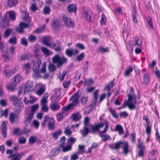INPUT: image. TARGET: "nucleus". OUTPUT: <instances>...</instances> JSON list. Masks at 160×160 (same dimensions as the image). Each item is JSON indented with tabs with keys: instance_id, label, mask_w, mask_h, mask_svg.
I'll return each mask as SVG.
<instances>
[{
	"instance_id": "obj_5",
	"label": "nucleus",
	"mask_w": 160,
	"mask_h": 160,
	"mask_svg": "<svg viewBox=\"0 0 160 160\" xmlns=\"http://www.w3.org/2000/svg\"><path fill=\"white\" fill-rule=\"evenodd\" d=\"M89 119L88 117H85L84 120V126L82 130L80 131V133L83 137H86L89 133V129L88 128L89 124Z\"/></svg>"
},
{
	"instance_id": "obj_60",
	"label": "nucleus",
	"mask_w": 160,
	"mask_h": 160,
	"mask_svg": "<svg viewBox=\"0 0 160 160\" xmlns=\"http://www.w3.org/2000/svg\"><path fill=\"white\" fill-rule=\"evenodd\" d=\"M50 8L48 6H46L43 10V13L44 14H48L50 13Z\"/></svg>"
},
{
	"instance_id": "obj_33",
	"label": "nucleus",
	"mask_w": 160,
	"mask_h": 160,
	"mask_svg": "<svg viewBox=\"0 0 160 160\" xmlns=\"http://www.w3.org/2000/svg\"><path fill=\"white\" fill-rule=\"evenodd\" d=\"M22 79V76L18 74H17L14 77V78L13 82L15 83L16 84L20 82Z\"/></svg>"
},
{
	"instance_id": "obj_23",
	"label": "nucleus",
	"mask_w": 160,
	"mask_h": 160,
	"mask_svg": "<svg viewBox=\"0 0 160 160\" xmlns=\"http://www.w3.org/2000/svg\"><path fill=\"white\" fill-rule=\"evenodd\" d=\"M81 118V115L79 113H74L71 117V119L72 122H77Z\"/></svg>"
},
{
	"instance_id": "obj_28",
	"label": "nucleus",
	"mask_w": 160,
	"mask_h": 160,
	"mask_svg": "<svg viewBox=\"0 0 160 160\" xmlns=\"http://www.w3.org/2000/svg\"><path fill=\"white\" fill-rule=\"evenodd\" d=\"M60 25L59 21L58 19H54L52 21L51 26L55 30L57 29Z\"/></svg>"
},
{
	"instance_id": "obj_49",
	"label": "nucleus",
	"mask_w": 160,
	"mask_h": 160,
	"mask_svg": "<svg viewBox=\"0 0 160 160\" xmlns=\"http://www.w3.org/2000/svg\"><path fill=\"white\" fill-rule=\"evenodd\" d=\"M39 108V105L38 104H35L31 107V114H33V115L34 114V112L38 110Z\"/></svg>"
},
{
	"instance_id": "obj_22",
	"label": "nucleus",
	"mask_w": 160,
	"mask_h": 160,
	"mask_svg": "<svg viewBox=\"0 0 160 160\" xmlns=\"http://www.w3.org/2000/svg\"><path fill=\"white\" fill-rule=\"evenodd\" d=\"M11 68L9 66H6L5 67L3 72L6 77H9L12 75Z\"/></svg>"
},
{
	"instance_id": "obj_39",
	"label": "nucleus",
	"mask_w": 160,
	"mask_h": 160,
	"mask_svg": "<svg viewBox=\"0 0 160 160\" xmlns=\"http://www.w3.org/2000/svg\"><path fill=\"white\" fill-rule=\"evenodd\" d=\"M41 50L44 54L46 55L47 56L49 55L50 51L46 48L42 46L41 47Z\"/></svg>"
},
{
	"instance_id": "obj_11",
	"label": "nucleus",
	"mask_w": 160,
	"mask_h": 160,
	"mask_svg": "<svg viewBox=\"0 0 160 160\" xmlns=\"http://www.w3.org/2000/svg\"><path fill=\"white\" fill-rule=\"evenodd\" d=\"M150 81V77L149 73H145L142 76V83L146 85H147Z\"/></svg>"
},
{
	"instance_id": "obj_24",
	"label": "nucleus",
	"mask_w": 160,
	"mask_h": 160,
	"mask_svg": "<svg viewBox=\"0 0 160 160\" xmlns=\"http://www.w3.org/2000/svg\"><path fill=\"white\" fill-rule=\"evenodd\" d=\"M34 115L33 114L29 113L27 117L25 118L24 123L25 125L26 126L30 123L31 122L33 117Z\"/></svg>"
},
{
	"instance_id": "obj_27",
	"label": "nucleus",
	"mask_w": 160,
	"mask_h": 160,
	"mask_svg": "<svg viewBox=\"0 0 160 160\" xmlns=\"http://www.w3.org/2000/svg\"><path fill=\"white\" fill-rule=\"evenodd\" d=\"M109 51V48L108 47L104 48L102 46H100L98 47L97 50L98 53H103L106 52H108Z\"/></svg>"
},
{
	"instance_id": "obj_63",
	"label": "nucleus",
	"mask_w": 160,
	"mask_h": 160,
	"mask_svg": "<svg viewBox=\"0 0 160 160\" xmlns=\"http://www.w3.org/2000/svg\"><path fill=\"white\" fill-rule=\"evenodd\" d=\"M136 137V133L133 132L131 134L130 137V139H132V142H135Z\"/></svg>"
},
{
	"instance_id": "obj_54",
	"label": "nucleus",
	"mask_w": 160,
	"mask_h": 160,
	"mask_svg": "<svg viewBox=\"0 0 160 160\" xmlns=\"http://www.w3.org/2000/svg\"><path fill=\"white\" fill-rule=\"evenodd\" d=\"M100 136L101 137L102 141H106L109 139H111L110 136L108 135H102L100 134Z\"/></svg>"
},
{
	"instance_id": "obj_4",
	"label": "nucleus",
	"mask_w": 160,
	"mask_h": 160,
	"mask_svg": "<svg viewBox=\"0 0 160 160\" xmlns=\"http://www.w3.org/2000/svg\"><path fill=\"white\" fill-rule=\"evenodd\" d=\"M138 141L137 148H138V150L137 153V156L139 158L143 157L145 151V146L144 145L142 141L141 142L140 140H138Z\"/></svg>"
},
{
	"instance_id": "obj_35",
	"label": "nucleus",
	"mask_w": 160,
	"mask_h": 160,
	"mask_svg": "<svg viewBox=\"0 0 160 160\" xmlns=\"http://www.w3.org/2000/svg\"><path fill=\"white\" fill-rule=\"evenodd\" d=\"M33 86L32 82H28L27 83L25 87V91L28 92L32 90V88Z\"/></svg>"
},
{
	"instance_id": "obj_62",
	"label": "nucleus",
	"mask_w": 160,
	"mask_h": 160,
	"mask_svg": "<svg viewBox=\"0 0 160 160\" xmlns=\"http://www.w3.org/2000/svg\"><path fill=\"white\" fill-rule=\"evenodd\" d=\"M99 94V91L98 89L96 90L93 93V98L94 100L97 102L98 98V95Z\"/></svg>"
},
{
	"instance_id": "obj_19",
	"label": "nucleus",
	"mask_w": 160,
	"mask_h": 160,
	"mask_svg": "<svg viewBox=\"0 0 160 160\" xmlns=\"http://www.w3.org/2000/svg\"><path fill=\"white\" fill-rule=\"evenodd\" d=\"M68 11L70 12H74L76 14L77 10V6L75 4H70L67 7Z\"/></svg>"
},
{
	"instance_id": "obj_32",
	"label": "nucleus",
	"mask_w": 160,
	"mask_h": 160,
	"mask_svg": "<svg viewBox=\"0 0 160 160\" xmlns=\"http://www.w3.org/2000/svg\"><path fill=\"white\" fill-rule=\"evenodd\" d=\"M2 57L5 62H7L10 59V57L7 51L5 52L4 51L2 52Z\"/></svg>"
},
{
	"instance_id": "obj_44",
	"label": "nucleus",
	"mask_w": 160,
	"mask_h": 160,
	"mask_svg": "<svg viewBox=\"0 0 160 160\" xmlns=\"http://www.w3.org/2000/svg\"><path fill=\"white\" fill-rule=\"evenodd\" d=\"M20 44L25 47H27L28 46V43L27 42V40L25 37H23L21 39Z\"/></svg>"
},
{
	"instance_id": "obj_48",
	"label": "nucleus",
	"mask_w": 160,
	"mask_h": 160,
	"mask_svg": "<svg viewBox=\"0 0 160 160\" xmlns=\"http://www.w3.org/2000/svg\"><path fill=\"white\" fill-rule=\"evenodd\" d=\"M109 110L110 112L112 114L113 117L115 118H118V114L115 112V111L113 109H112L111 108H110L109 109Z\"/></svg>"
},
{
	"instance_id": "obj_17",
	"label": "nucleus",
	"mask_w": 160,
	"mask_h": 160,
	"mask_svg": "<svg viewBox=\"0 0 160 160\" xmlns=\"http://www.w3.org/2000/svg\"><path fill=\"white\" fill-rule=\"evenodd\" d=\"M78 52L79 51L77 49L72 50L69 49H67L65 51L66 55L69 57H71L73 55L77 54Z\"/></svg>"
},
{
	"instance_id": "obj_42",
	"label": "nucleus",
	"mask_w": 160,
	"mask_h": 160,
	"mask_svg": "<svg viewBox=\"0 0 160 160\" xmlns=\"http://www.w3.org/2000/svg\"><path fill=\"white\" fill-rule=\"evenodd\" d=\"M42 42L43 44L47 46L50 48L51 47L52 43L49 42L48 38V37H45L43 38Z\"/></svg>"
},
{
	"instance_id": "obj_64",
	"label": "nucleus",
	"mask_w": 160,
	"mask_h": 160,
	"mask_svg": "<svg viewBox=\"0 0 160 160\" xmlns=\"http://www.w3.org/2000/svg\"><path fill=\"white\" fill-rule=\"evenodd\" d=\"M67 74L66 71L63 72L61 74V73H60L58 74L59 78L60 80H63Z\"/></svg>"
},
{
	"instance_id": "obj_57",
	"label": "nucleus",
	"mask_w": 160,
	"mask_h": 160,
	"mask_svg": "<svg viewBox=\"0 0 160 160\" xmlns=\"http://www.w3.org/2000/svg\"><path fill=\"white\" fill-rule=\"evenodd\" d=\"M18 142L20 144H24L26 142V139L24 137H21L19 138Z\"/></svg>"
},
{
	"instance_id": "obj_36",
	"label": "nucleus",
	"mask_w": 160,
	"mask_h": 160,
	"mask_svg": "<svg viewBox=\"0 0 160 160\" xmlns=\"http://www.w3.org/2000/svg\"><path fill=\"white\" fill-rule=\"evenodd\" d=\"M12 134L13 135L20 136L22 135L21 131H20L19 128H16L13 130Z\"/></svg>"
},
{
	"instance_id": "obj_59",
	"label": "nucleus",
	"mask_w": 160,
	"mask_h": 160,
	"mask_svg": "<svg viewBox=\"0 0 160 160\" xmlns=\"http://www.w3.org/2000/svg\"><path fill=\"white\" fill-rule=\"evenodd\" d=\"M84 57V52H82L78 55L76 58V60L78 61H80L82 60Z\"/></svg>"
},
{
	"instance_id": "obj_43",
	"label": "nucleus",
	"mask_w": 160,
	"mask_h": 160,
	"mask_svg": "<svg viewBox=\"0 0 160 160\" xmlns=\"http://www.w3.org/2000/svg\"><path fill=\"white\" fill-rule=\"evenodd\" d=\"M115 129L116 131H117L118 132L119 134L120 135H121L124 133V132L123 131L122 127L120 125H117L115 127Z\"/></svg>"
},
{
	"instance_id": "obj_1",
	"label": "nucleus",
	"mask_w": 160,
	"mask_h": 160,
	"mask_svg": "<svg viewBox=\"0 0 160 160\" xmlns=\"http://www.w3.org/2000/svg\"><path fill=\"white\" fill-rule=\"evenodd\" d=\"M52 61L53 63L56 65L57 68H59L66 64L68 60L65 57L56 54L52 58Z\"/></svg>"
},
{
	"instance_id": "obj_53",
	"label": "nucleus",
	"mask_w": 160,
	"mask_h": 160,
	"mask_svg": "<svg viewBox=\"0 0 160 160\" xmlns=\"http://www.w3.org/2000/svg\"><path fill=\"white\" fill-rule=\"evenodd\" d=\"M28 42L30 43L34 42L36 40V37L32 34H31L28 37Z\"/></svg>"
},
{
	"instance_id": "obj_6",
	"label": "nucleus",
	"mask_w": 160,
	"mask_h": 160,
	"mask_svg": "<svg viewBox=\"0 0 160 160\" xmlns=\"http://www.w3.org/2000/svg\"><path fill=\"white\" fill-rule=\"evenodd\" d=\"M143 119L145 121L147 124H145L146 132L148 136L151 134V126L149 118L145 115L143 116Z\"/></svg>"
},
{
	"instance_id": "obj_9",
	"label": "nucleus",
	"mask_w": 160,
	"mask_h": 160,
	"mask_svg": "<svg viewBox=\"0 0 160 160\" xmlns=\"http://www.w3.org/2000/svg\"><path fill=\"white\" fill-rule=\"evenodd\" d=\"M19 114L13 112L10 113L9 120L12 124H13L16 121H18L19 118Z\"/></svg>"
},
{
	"instance_id": "obj_47",
	"label": "nucleus",
	"mask_w": 160,
	"mask_h": 160,
	"mask_svg": "<svg viewBox=\"0 0 160 160\" xmlns=\"http://www.w3.org/2000/svg\"><path fill=\"white\" fill-rule=\"evenodd\" d=\"M85 147V146L83 145H78V150L77 153L81 154H83L84 152V149Z\"/></svg>"
},
{
	"instance_id": "obj_25",
	"label": "nucleus",
	"mask_w": 160,
	"mask_h": 160,
	"mask_svg": "<svg viewBox=\"0 0 160 160\" xmlns=\"http://www.w3.org/2000/svg\"><path fill=\"white\" fill-rule=\"evenodd\" d=\"M50 108L53 111H55L59 110L60 106L59 103L57 102H55L50 105Z\"/></svg>"
},
{
	"instance_id": "obj_12",
	"label": "nucleus",
	"mask_w": 160,
	"mask_h": 160,
	"mask_svg": "<svg viewBox=\"0 0 160 160\" xmlns=\"http://www.w3.org/2000/svg\"><path fill=\"white\" fill-rule=\"evenodd\" d=\"M2 134L3 137L4 138L7 137V127L5 121H3L2 122L1 124Z\"/></svg>"
},
{
	"instance_id": "obj_30",
	"label": "nucleus",
	"mask_w": 160,
	"mask_h": 160,
	"mask_svg": "<svg viewBox=\"0 0 160 160\" xmlns=\"http://www.w3.org/2000/svg\"><path fill=\"white\" fill-rule=\"evenodd\" d=\"M134 45L139 47H141L142 46V42L139 39L138 36H136L135 37L134 39Z\"/></svg>"
},
{
	"instance_id": "obj_21",
	"label": "nucleus",
	"mask_w": 160,
	"mask_h": 160,
	"mask_svg": "<svg viewBox=\"0 0 160 160\" xmlns=\"http://www.w3.org/2000/svg\"><path fill=\"white\" fill-rule=\"evenodd\" d=\"M127 106L128 107L129 109L131 110H134L136 107L135 104H134L132 102H123L122 107V108L126 107Z\"/></svg>"
},
{
	"instance_id": "obj_8",
	"label": "nucleus",
	"mask_w": 160,
	"mask_h": 160,
	"mask_svg": "<svg viewBox=\"0 0 160 160\" xmlns=\"http://www.w3.org/2000/svg\"><path fill=\"white\" fill-rule=\"evenodd\" d=\"M83 14L87 21L89 22L92 21V17L93 13L90 9H85L83 11Z\"/></svg>"
},
{
	"instance_id": "obj_41",
	"label": "nucleus",
	"mask_w": 160,
	"mask_h": 160,
	"mask_svg": "<svg viewBox=\"0 0 160 160\" xmlns=\"http://www.w3.org/2000/svg\"><path fill=\"white\" fill-rule=\"evenodd\" d=\"M10 19L12 21H15L16 19L15 13L13 11H10L9 14Z\"/></svg>"
},
{
	"instance_id": "obj_34",
	"label": "nucleus",
	"mask_w": 160,
	"mask_h": 160,
	"mask_svg": "<svg viewBox=\"0 0 160 160\" xmlns=\"http://www.w3.org/2000/svg\"><path fill=\"white\" fill-rule=\"evenodd\" d=\"M133 71L132 67L131 66L128 67L124 72V74L125 77L129 75L130 73Z\"/></svg>"
},
{
	"instance_id": "obj_51",
	"label": "nucleus",
	"mask_w": 160,
	"mask_h": 160,
	"mask_svg": "<svg viewBox=\"0 0 160 160\" xmlns=\"http://www.w3.org/2000/svg\"><path fill=\"white\" fill-rule=\"evenodd\" d=\"M8 42L12 44H16L17 43V38L16 37L10 38L8 40Z\"/></svg>"
},
{
	"instance_id": "obj_2",
	"label": "nucleus",
	"mask_w": 160,
	"mask_h": 160,
	"mask_svg": "<svg viewBox=\"0 0 160 160\" xmlns=\"http://www.w3.org/2000/svg\"><path fill=\"white\" fill-rule=\"evenodd\" d=\"M81 92L79 90H78L76 92L72 95L70 98V100H72V103L68 104L66 107H64L63 108V109L66 111L68 110L72 109V106L77 105L78 101V98L80 97Z\"/></svg>"
},
{
	"instance_id": "obj_46",
	"label": "nucleus",
	"mask_w": 160,
	"mask_h": 160,
	"mask_svg": "<svg viewBox=\"0 0 160 160\" xmlns=\"http://www.w3.org/2000/svg\"><path fill=\"white\" fill-rule=\"evenodd\" d=\"M75 141L76 139H74L72 137H71L67 139V142L68 144L71 145V146L72 147V145L75 143Z\"/></svg>"
},
{
	"instance_id": "obj_7",
	"label": "nucleus",
	"mask_w": 160,
	"mask_h": 160,
	"mask_svg": "<svg viewBox=\"0 0 160 160\" xmlns=\"http://www.w3.org/2000/svg\"><path fill=\"white\" fill-rule=\"evenodd\" d=\"M62 19L66 27H68V28H74V22L72 21L71 18L64 16L62 17Z\"/></svg>"
},
{
	"instance_id": "obj_58",
	"label": "nucleus",
	"mask_w": 160,
	"mask_h": 160,
	"mask_svg": "<svg viewBox=\"0 0 160 160\" xmlns=\"http://www.w3.org/2000/svg\"><path fill=\"white\" fill-rule=\"evenodd\" d=\"M45 27V25H42L40 28L36 29L35 31V32L37 33H40L44 31Z\"/></svg>"
},
{
	"instance_id": "obj_45",
	"label": "nucleus",
	"mask_w": 160,
	"mask_h": 160,
	"mask_svg": "<svg viewBox=\"0 0 160 160\" xmlns=\"http://www.w3.org/2000/svg\"><path fill=\"white\" fill-rule=\"evenodd\" d=\"M66 140V137L63 136L62 137L60 140L59 146L61 148L63 147L65 144V142Z\"/></svg>"
},
{
	"instance_id": "obj_15",
	"label": "nucleus",
	"mask_w": 160,
	"mask_h": 160,
	"mask_svg": "<svg viewBox=\"0 0 160 160\" xmlns=\"http://www.w3.org/2000/svg\"><path fill=\"white\" fill-rule=\"evenodd\" d=\"M18 3V0H8L6 1L5 6L11 8L17 5Z\"/></svg>"
},
{
	"instance_id": "obj_31",
	"label": "nucleus",
	"mask_w": 160,
	"mask_h": 160,
	"mask_svg": "<svg viewBox=\"0 0 160 160\" xmlns=\"http://www.w3.org/2000/svg\"><path fill=\"white\" fill-rule=\"evenodd\" d=\"M114 85L113 80H112L109 82L107 85H106L104 88V90L110 91V89L112 88Z\"/></svg>"
},
{
	"instance_id": "obj_61",
	"label": "nucleus",
	"mask_w": 160,
	"mask_h": 160,
	"mask_svg": "<svg viewBox=\"0 0 160 160\" xmlns=\"http://www.w3.org/2000/svg\"><path fill=\"white\" fill-rule=\"evenodd\" d=\"M88 97L86 96V95H83V96L82 100L81 103L82 104L85 105L86 104L88 100Z\"/></svg>"
},
{
	"instance_id": "obj_18",
	"label": "nucleus",
	"mask_w": 160,
	"mask_h": 160,
	"mask_svg": "<svg viewBox=\"0 0 160 160\" xmlns=\"http://www.w3.org/2000/svg\"><path fill=\"white\" fill-rule=\"evenodd\" d=\"M122 147L123 153L125 155H127L129 152V144L127 141H123Z\"/></svg>"
},
{
	"instance_id": "obj_55",
	"label": "nucleus",
	"mask_w": 160,
	"mask_h": 160,
	"mask_svg": "<svg viewBox=\"0 0 160 160\" xmlns=\"http://www.w3.org/2000/svg\"><path fill=\"white\" fill-rule=\"evenodd\" d=\"M45 91V88L43 87H41L37 92V94L39 96L41 95Z\"/></svg>"
},
{
	"instance_id": "obj_38",
	"label": "nucleus",
	"mask_w": 160,
	"mask_h": 160,
	"mask_svg": "<svg viewBox=\"0 0 160 160\" xmlns=\"http://www.w3.org/2000/svg\"><path fill=\"white\" fill-rule=\"evenodd\" d=\"M17 84L15 83H14L13 82L10 83L9 85L7 88L8 90H10L12 92L15 89V87H16Z\"/></svg>"
},
{
	"instance_id": "obj_26",
	"label": "nucleus",
	"mask_w": 160,
	"mask_h": 160,
	"mask_svg": "<svg viewBox=\"0 0 160 160\" xmlns=\"http://www.w3.org/2000/svg\"><path fill=\"white\" fill-rule=\"evenodd\" d=\"M0 25L3 28L6 27L8 25V21L7 16H4L0 23Z\"/></svg>"
},
{
	"instance_id": "obj_52",
	"label": "nucleus",
	"mask_w": 160,
	"mask_h": 160,
	"mask_svg": "<svg viewBox=\"0 0 160 160\" xmlns=\"http://www.w3.org/2000/svg\"><path fill=\"white\" fill-rule=\"evenodd\" d=\"M72 147L71 146V145H69L68 144L67 146L64 147L63 146V147L62 148V151L64 152H66L68 151H70L72 149Z\"/></svg>"
},
{
	"instance_id": "obj_14",
	"label": "nucleus",
	"mask_w": 160,
	"mask_h": 160,
	"mask_svg": "<svg viewBox=\"0 0 160 160\" xmlns=\"http://www.w3.org/2000/svg\"><path fill=\"white\" fill-rule=\"evenodd\" d=\"M123 141H120L119 142L109 145V148L112 149L118 150L121 147V145H122Z\"/></svg>"
},
{
	"instance_id": "obj_13",
	"label": "nucleus",
	"mask_w": 160,
	"mask_h": 160,
	"mask_svg": "<svg viewBox=\"0 0 160 160\" xmlns=\"http://www.w3.org/2000/svg\"><path fill=\"white\" fill-rule=\"evenodd\" d=\"M15 108H14V111L15 113L19 114L22 110L23 108V105L22 102H19L14 105Z\"/></svg>"
},
{
	"instance_id": "obj_3",
	"label": "nucleus",
	"mask_w": 160,
	"mask_h": 160,
	"mask_svg": "<svg viewBox=\"0 0 160 160\" xmlns=\"http://www.w3.org/2000/svg\"><path fill=\"white\" fill-rule=\"evenodd\" d=\"M55 121L53 118H50L47 115L44 118L43 121L42 123L41 126L42 127L45 126V124H47L49 130H53L54 129L55 124Z\"/></svg>"
},
{
	"instance_id": "obj_40",
	"label": "nucleus",
	"mask_w": 160,
	"mask_h": 160,
	"mask_svg": "<svg viewBox=\"0 0 160 160\" xmlns=\"http://www.w3.org/2000/svg\"><path fill=\"white\" fill-rule=\"evenodd\" d=\"M107 22V19L105 14L103 13L101 16L100 20V24L101 26L105 25Z\"/></svg>"
},
{
	"instance_id": "obj_29",
	"label": "nucleus",
	"mask_w": 160,
	"mask_h": 160,
	"mask_svg": "<svg viewBox=\"0 0 160 160\" xmlns=\"http://www.w3.org/2000/svg\"><path fill=\"white\" fill-rule=\"evenodd\" d=\"M24 16L23 17V20L28 24H30L31 21V18L29 17V12L27 11L24 12Z\"/></svg>"
},
{
	"instance_id": "obj_50",
	"label": "nucleus",
	"mask_w": 160,
	"mask_h": 160,
	"mask_svg": "<svg viewBox=\"0 0 160 160\" xmlns=\"http://www.w3.org/2000/svg\"><path fill=\"white\" fill-rule=\"evenodd\" d=\"M99 131L96 125H93L91 127V130L89 129V133H93L94 132H96Z\"/></svg>"
},
{
	"instance_id": "obj_10",
	"label": "nucleus",
	"mask_w": 160,
	"mask_h": 160,
	"mask_svg": "<svg viewBox=\"0 0 160 160\" xmlns=\"http://www.w3.org/2000/svg\"><path fill=\"white\" fill-rule=\"evenodd\" d=\"M29 25L28 23L26 24L24 22H21L19 24V27L16 28V30L20 33H23L24 32V29L25 28H28Z\"/></svg>"
},
{
	"instance_id": "obj_37",
	"label": "nucleus",
	"mask_w": 160,
	"mask_h": 160,
	"mask_svg": "<svg viewBox=\"0 0 160 160\" xmlns=\"http://www.w3.org/2000/svg\"><path fill=\"white\" fill-rule=\"evenodd\" d=\"M61 133V130H58L57 131H55L52 133V137L54 139H57L59 136L60 135Z\"/></svg>"
},
{
	"instance_id": "obj_16",
	"label": "nucleus",
	"mask_w": 160,
	"mask_h": 160,
	"mask_svg": "<svg viewBox=\"0 0 160 160\" xmlns=\"http://www.w3.org/2000/svg\"><path fill=\"white\" fill-rule=\"evenodd\" d=\"M50 48H52L56 52L61 51V43L59 41H57L55 43H52Z\"/></svg>"
},
{
	"instance_id": "obj_56",
	"label": "nucleus",
	"mask_w": 160,
	"mask_h": 160,
	"mask_svg": "<svg viewBox=\"0 0 160 160\" xmlns=\"http://www.w3.org/2000/svg\"><path fill=\"white\" fill-rule=\"evenodd\" d=\"M147 21L148 22V24L149 25L150 28L152 29H153L154 27L153 26V22L152 20V18L150 17H148L147 19Z\"/></svg>"
},
{
	"instance_id": "obj_20",
	"label": "nucleus",
	"mask_w": 160,
	"mask_h": 160,
	"mask_svg": "<svg viewBox=\"0 0 160 160\" xmlns=\"http://www.w3.org/2000/svg\"><path fill=\"white\" fill-rule=\"evenodd\" d=\"M9 99L10 102H12L14 105L19 103V102H22L20 100V99L16 95L9 96Z\"/></svg>"
}]
</instances>
